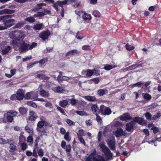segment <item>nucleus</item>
I'll use <instances>...</instances> for the list:
<instances>
[{"instance_id":"nucleus-1","label":"nucleus","mask_w":161,"mask_h":161,"mask_svg":"<svg viewBox=\"0 0 161 161\" xmlns=\"http://www.w3.org/2000/svg\"><path fill=\"white\" fill-rule=\"evenodd\" d=\"M12 34L14 35L12 38L14 39L11 42V45L13 46L15 50L17 49V46L23 42V40L25 37L24 32L21 31H14L12 32Z\"/></svg>"},{"instance_id":"nucleus-2","label":"nucleus","mask_w":161,"mask_h":161,"mask_svg":"<svg viewBox=\"0 0 161 161\" xmlns=\"http://www.w3.org/2000/svg\"><path fill=\"white\" fill-rule=\"evenodd\" d=\"M18 113L13 110H10L4 114V117L2 119V122L6 123L7 122L11 123L14 120V117L16 116Z\"/></svg>"},{"instance_id":"nucleus-3","label":"nucleus","mask_w":161,"mask_h":161,"mask_svg":"<svg viewBox=\"0 0 161 161\" xmlns=\"http://www.w3.org/2000/svg\"><path fill=\"white\" fill-rule=\"evenodd\" d=\"M12 16V15H4L3 22L7 29L13 25L15 22L14 19H10Z\"/></svg>"},{"instance_id":"nucleus-4","label":"nucleus","mask_w":161,"mask_h":161,"mask_svg":"<svg viewBox=\"0 0 161 161\" xmlns=\"http://www.w3.org/2000/svg\"><path fill=\"white\" fill-rule=\"evenodd\" d=\"M99 145L102 151L104 153L107 158L109 159H113V153L103 143H100Z\"/></svg>"},{"instance_id":"nucleus-5","label":"nucleus","mask_w":161,"mask_h":161,"mask_svg":"<svg viewBox=\"0 0 161 161\" xmlns=\"http://www.w3.org/2000/svg\"><path fill=\"white\" fill-rule=\"evenodd\" d=\"M100 111L101 114L103 115H109L112 113V111L109 108L103 105H101Z\"/></svg>"},{"instance_id":"nucleus-6","label":"nucleus","mask_w":161,"mask_h":161,"mask_svg":"<svg viewBox=\"0 0 161 161\" xmlns=\"http://www.w3.org/2000/svg\"><path fill=\"white\" fill-rule=\"evenodd\" d=\"M16 47L17 49H19L21 52H26L29 50H30L29 44H27L24 42L19 44V45L17 46Z\"/></svg>"},{"instance_id":"nucleus-7","label":"nucleus","mask_w":161,"mask_h":161,"mask_svg":"<svg viewBox=\"0 0 161 161\" xmlns=\"http://www.w3.org/2000/svg\"><path fill=\"white\" fill-rule=\"evenodd\" d=\"M44 125V121H39L37 124L36 130L37 131L39 132H42V135H47V133L44 130H41V128H42Z\"/></svg>"},{"instance_id":"nucleus-8","label":"nucleus","mask_w":161,"mask_h":161,"mask_svg":"<svg viewBox=\"0 0 161 161\" xmlns=\"http://www.w3.org/2000/svg\"><path fill=\"white\" fill-rule=\"evenodd\" d=\"M106 142L109 147L112 150L114 151L115 150V142L114 138L113 139L107 140Z\"/></svg>"},{"instance_id":"nucleus-9","label":"nucleus","mask_w":161,"mask_h":161,"mask_svg":"<svg viewBox=\"0 0 161 161\" xmlns=\"http://www.w3.org/2000/svg\"><path fill=\"white\" fill-rule=\"evenodd\" d=\"M51 33L49 30H47L42 32L39 35L40 38H42L43 40H45L47 39L49 36H50Z\"/></svg>"},{"instance_id":"nucleus-10","label":"nucleus","mask_w":161,"mask_h":161,"mask_svg":"<svg viewBox=\"0 0 161 161\" xmlns=\"http://www.w3.org/2000/svg\"><path fill=\"white\" fill-rule=\"evenodd\" d=\"M117 137H119L123 135H125L126 133L125 131H124L121 128L117 129V130L113 132Z\"/></svg>"},{"instance_id":"nucleus-11","label":"nucleus","mask_w":161,"mask_h":161,"mask_svg":"<svg viewBox=\"0 0 161 161\" xmlns=\"http://www.w3.org/2000/svg\"><path fill=\"white\" fill-rule=\"evenodd\" d=\"M50 14V11L47 9H45L42 12H39L37 13L34 15V17H37L39 16H42L47 14Z\"/></svg>"},{"instance_id":"nucleus-12","label":"nucleus","mask_w":161,"mask_h":161,"mask_svg":"<svg viewBox=\"0 0 161 161\" xmlns=\"http://www.w3.org/2000/svg\"><path fill=\"white\" fill-rule=\"evenodd\" d=\"M40 90L39 91V94L42 96L44 97H47L49 96V94L48 92H46L42 88V85L41 84L39 86Z\"/></svg>"},{"instance_id":"nucleus-13","label":"nucleus","mask_w":161,"mask_h":161,"mask_svg":"<svg viewBox=\"0 0 161 161\" xmlns=\"http://www.w3.org/2000/svg\"><path fill=\"white\" fill-rule=\"evenodd\" d=\"M76 0H64L59 1L58 4L61 6L63 5L69 4L73 2H75Z\"/></svg>"},{"instance_id":"nucleus-14","label":"nucleus","mask_w":161,"mask_h":161,"mask_svg":"<svg viewBox=\"0 0 161 161\" xmlns=\"http://www.w3.org/2000/svg\"><path fill=\"white\" fill-rule=\"evenodd\" d=\"M30 117L29 120L34 121L37 118V116L36 114L34 111L31 110L30 111Z\"/></svg>"},{"instance_id":"nucleus-15","label":"nucleus","mask_w":161,"mask_h":161,"mask_svg":"<svg viewBox=\"0 0 161 161\" xmlns=\"http://www.w3.org/2000/svg\"><path fill=\"white\" fill-rule=\"evenodd\" d=\"M23 90L19 89L17 92L16 94L17 99L21 100L24 98V94L22 92Z\"/></svg>"},{"instance_id":"nucleus-16","label":"nucleus","mask_w":161,"mask_h":161,"mask_svg":"<svg viewBox=\"0 0 161 161\" xmlns=\"http://www.w3.org/2000/svg\"><path fill=\"white\" fill-rule=\"evenodd\" d=\"M14 12V10L5 9L0 11V15L7 14H12Z\"/></svg>"},{"instance_id":"nucleus-17","label":"nucleus","mask_w":161,"mask_h":161,"mask_svg":"<svg viewBox=\"0 0 161 161\" xmlns=\"http://www.w3.org/2000/svg\"><path fill=\"white\" fill-rule=\"evenodd\" d=\"M82 19L84 20H89L91 18L90 14L86 13L85 12H82Z\"/></svg>"},{"instance_id":"nucleus-18","label":"nucleus","mask_w":161,"mask_h":161,"mask_svg":"<svg viewBox=\"0 0 161 161\" xmlns=\"http://www.w3.org/2000/svg\"><path fill=\"white\" fill-rule=\"evenodd\" d=\"M120 119L122 120H129L132 119V118L130 116L128 113H125L120 117Z\"/></svg>"},{"instance_id":"nucleus-19","label":"nucleus","mask_w":161,"mask_h":161,"mask_svg":"<svg viewBox=\"0 0 161 161\" xmlns=\"http://www.w3.org/2000/svg\"><path fill=\"white\" fill-rule=\"evenodd\" d=\"M82 74L86 75L87 76H91L93 75L92 71L91 69H88L85 70H83L82 72Z\"/></svg>"},{"instance_id":"nucleus-20","label":"nucleus","mask_w":161,"mask_h":161,"mask_svg":"<svg viewBox=\"0 0 161 161\" xmlns=\"http://www.w3.org/2000/svg\"><path fill=\"white\" fill-rule=\"evenodd\" d=\"M11 47L9 46L6 45V46L2 50V53L3 55L7 54L9 52L11 49Z\"/></svg>"},{"instance_id":"nucleus-21","label":"nucleus","mask_w":161,"mask_h":161,"mask_svg":"<svg viewBox=\"0 0 161 161\" xmlns=\"http://www.w3.org/2000/svg\"><path fill=\"white\" fill-rule=\"evenodd\" d=\"M133 122L132 121L131 122L128 123L126 125V129L127 130L130 131L132 129L134 126Z\"/></svg>"},{"instance_id":"nucleus-22","label":"nucleus","mask_w":161,"mask_h":161,"mask_svg":"<svg viewBox=\"0 0 161 161\" xmlns=\"http://www.w3.org/2000/svg\"><path fill=\"white\" fill-rule=\"evenodd\" d=\"M52 89L55 92L59 93H61L64 91L62 87H61L59 86L54 87Z\"/></svg>"},{"instance_id":"nucleus-23","label":"nucleus","mask_w":161,"mask_h":161,"mask_svg":"<svg viewBox=\"0 0 161 161\" xmlns=\"http://www.w3.org/2000/svg\"><path fill=\"white\" fill-rule=\"evenodd\" d=\"M93 161H105L104 158L101 155H98L97 157H94L93 158Z\"/></svg>"},{"instance_id":"nucleus-24","label":"nucleus","mask_w":161,"mask_h":161,"mask_svg":"<svg viewBox=\"0 0 161 161\" xmlns=\"http://www.w3.org/2000/svg\"><path fill=\"white\" fill-rule=\"evenodd\" d=\"M46 62V60L44 59H41L39 61H37L35 62L30 63L29 64V65L30 67H32L35 64H37L38 63H39L41 64H44L45 62Z\"/></svg>"},{"instance_id":"nucleus-25","label":"nucleus","mask_w":161,"mask_h":161,"mask_svg":"<svg viewBox=\"0 0 161 161\" xmlns=\"http://www.w3.org/2000/svg\"><path fill=\"white\" fill-rule=\"evenodd\" d=\"M46 5V4L43 3H40L37 4L35 7V8L33 9V10L36 12V11L42 9V6Z\"/></svg>"},{"instance_id":"nucleus-26","label":"nucleus","mask_w":161,"mask_h":161,"mask_svg":"<svg viewBox=\"0 0 161 161\" xmlns=\"http://www.w3.org/2000/svg\"><path fill=\"white\" fill-rule=\"evenodd\" d=\"M43 26V24L41 23L34 25L33 26V28L34 30H40Z\"/></svg>"},{"instance_id":"nucleus-27","label":"nucleus","mask_w":161,"mask_h":161,"mask_svg":"<svg viewBox=\"0 0 161 161\" xmlns=\"http://www.w3.org/2000/svg\"><path fill=\"white\" fill-rule=\"evenodd\" d=\"M78 52L77 50L75 49L71 50L67 52L65 54L66 56L73 55L75 53H78Z\"/></svg>"},{"instance_id":"nucleus-28","label":"nucleus","mask_w":161,"mask_h":161,"mask_svg":"<svg viewBox=\"0 0 161 161\" xmlns=\"http://www.w3.org/2000/svg\"><path fill=\"white\" fill-rule=\"evenodd\" d=\"M132 121L133 123L136 122L139 124H141L143 122L142 118L138 117H136L134 118Z\"/></svg>"},{"instance_id":"nucleus-29","label":"nucleus","mask_w":161,"mask_h":161,"mask_svg":"<svg viewBox=\"0 0 161 161\" xmlns=\"http://www.w3.org/2000/svg\"><path fill=\"white\" fill-rule=\"evenodd\" d=\"M86 100L89 101H94L95 99V97L94 96H86L83 97Z\"/></svg>"},{"instance_id":"nucleus-30","label":"nucleus","mask_w":161,"mask_h":161,"mask_svg":"<svg viewBox=\"0 0 161 161\" xmlns=\"http://www.w3.org/2000/svg\"><path fill=\"white\" fill-rule=\"evenodd\" d=\"M116 67V66L115 65H114L113 66L109 64H106L105 65V66L103 68V69L105 70L108 71Z\"/></svg>"},{"instance_id":"nucleus-31","label":"nucleus","mask_w":161,"mask_h":161,"mask_svg":"<svg viewBox=\"0 0 161 161\" xmlns=\"http://www.w3.org/2000/svg\"><path fill=\"white\" fill-rule=\"evenodd\" d=\"M59 105L63 107H65L68 104V102L67 100H64L60 101L59 102Z\"/></svg>"},{"instance_id":"nucleus-32","label":"nucleus","mask_w":161,"mask_h":161,"mask_svg":"<svg viewBox=\"0 0 161 161\" xmlns=\"http://www.w3.org/2000/svg\"><path fill=\"white\" fill-rule=\"evenodd\" d=\"M19 111L22 114H25L27 111V109L24 107H21L19 108Z\"/></svg>"},{"instance_id":"nucleus-33","label":"nucleus","mask_w":161,"mask_h":161,"mask_svg":"<svg viewBox=\"0 0 161 161\" xmlns=\"http://www.w3.org/2000/svg\"><path fill=\"white\" fill-rule=\"evenodd\" d=\"M25 20L27 21L30 23H32L35 21V19L34 18L33 16H30L28 17L25 19Z\"/></svg>"},{"instance_id":"nucleus-34","label":"nucleus","mask_w":161,"mask_h":161,"mask_svg":"<svg viewBox=\"0 0 161 161\" xmlns=\"http://www.w3.org/2000/svg\"><path fill=\"white\" fill-rule=\"evenodd\" d=\"M33 93V92H28L25 96V98L27 100L30 99L32 96Z\"/></svg>"},{"instance_id":"nucleus-35","label":"nucleus","mask_w":161,"mask_h":161,"mask_svg":"<svg viewBox=\"0 0 161 161\" xmlns=\"http://www.w3.org/2000/svg\"><path fill=\"white\" fill-rule=\"evenodd\" d=\"M25 129L26 131L28 133H33V129L30 126L28 125L26 126L25 127Z\"/></svg>"},{"instance_id":"nucleus-36","label":"nucleus","mask_w":161,"mask_h":161,"mask_svg":"<svg viewBox=\"0 0 161 161\" xmlns=\"http://www.w3.org/2000/svg\"><path fill=\"white\" fill-rule=\"evenodd\" d=\"M142 95L144 99L148 100H150L152 98L151 96L148 93H142Z\"/></svg>"},{"instance_id":"nucleus-37","label":"nucleus","mask_w":161,"mask_h":161,"mask_svg":"<svg viewBox=\"0 0 161 161\" xmlns=\"http://www.w3.org/2000/svg\"><path fill=\"white\" fill-rule=\"evenodd\" d=\"M68 101L73 106H75L77 102L76 100L74 98L68 99Z\"/></svg>"},{"instance_id":"nucleus-38","label":"nucleus","mask_w":161,"mask_h":161,"mask_svg":"<svg viewBox=\"0 0 161 161\" xmlns=\"http://www.w3.org/2000/svg\"><path fill=\"white\" fill-rule=\"evenodd\" d=\"M91 109L92 112H96L98 109L97 105L95 104L92 105L91 106Z\"/></svg>"},{"instance_id":"nucleus-39","label":"nucleus","mask_w":161,"mask_h":161,"mask_svg":"<svg viewBox=\"0 0 161 161\" xmlns=\"http://www.w3.org/2000/svg\"><path fill=\"white\" fill-rule=\"evenodd\" d=\"M24 24V23L23 22H19L17 23L15 26L14 28H19L21 27Z\"/></svg>"},{"instance_id":"nucleus-40","label":"nucleus","mask_w":161,"mask_h":161,"mask_svg":"<svg viewBox=\"0 0 161 161\" xmlns=\"http://www.w3.org/2000/svg\"><path fill=\"white\" fill-rule=\"evenodd\" d=\"M97 92L100 96H102L105 94V91L104 89H100Z\"/></svg>"},{"instance_id":"nucleus-41","label":"nucleus","mask_w":161,"mask_h":161,"mask_svg":"<svg viewBox=\"0 0 161 161\" xmlns=\"http://www.w3.org/2000/svg\"><path fill=\"white\" fill-rule=\"evenodd\" d=\"M145 117H146L147 119L148 120H151V117H152V115L149 112H147L145 114Z\"/></svg>"},{"instance_id":"nucleus-42","label":"nucleus","mask_w":161,"mask_h":161,"mask_svg":"<svg viewBox=\"0 0 161 161\" xmlns=\"http://www.w3.org/2000/svg\"><path fill=\"white\" fill-rule=\"evenodd\" d=\"M25 140V136L22 134H20L19 137V143L23 142Z\"/></svg>"},{"instance_id":"nucleus-43","label":"nucleus","mask_w":161,"mask_h":161,"mask_svg":"<svg viewBox=\"0 0 161 161\" xmlns=\"http://www.w3.org/2000/svg\"><path fill=\"white\" fill-rule=\"evenodd\" d=\"M75 113L78 114L80 116L87 115L86 113L84 111H76Z\"/></svg>"},{"instance_id":"nucleus-44","label":"nucleus","mask_w":161,"mask_h":161,"mask_svg":"<svg viewBox=\"0 0 161 161\" xmlns=\"http://www.w3.org/2000/svg\"><path fill=\"white\" fill-rule=\"evenodd\" d=\"M6 42H3L0 43V49L2 50L6 46Z\"/></svg>"},{"instance_id":"nucleus-45","label":"nucleus","mask_w":161,"mask_h":161,"mask_svg":"<svg viewBox=\"0 0 161 161\" xmlns=\"http://www.w3.org/2000/svg\"><path fill=\"white\" fill-rule=\"evenodd\" d=\"M78 138L81 143L83 144L85 146L86 145V143L85 141L82 136H78Z\"/></svg>"},{"instance_id":"nucleus-46","label":"nucleus","mask_w":161,"mask_h":161,"mask_svg":"<svg viewBox=\"0 0 161 161\" xmlns=\"http://www.w3.org/2000/svg\"><path fill=\"white\" fill-rule=\"evenodd\" d=\"M38 155L40 157L43 156L44 155L43 150L42 148L40 149L37 152Z\"/></svg>"},{"instance_id":"nucleus-47","label":"nucleus","mask_w":161,"mask_h":161,"mask_svg":"<svg viewBox=\"0 0 161 161\" xmlns=\"http://www.w3.org/2000/svg\"><path fill=\"white\" fill-rule=\"evenodd\" d=\"M71 145L69 144L66 146L65 149L66 152H70L71 150Z\"/></svg>"},{"instance_id":"nucleus-48","label":"nucleus","mask_w":161,"mask_h":161,"mask_svg":"<svg viewBox=\"0 0 161 161\" xmlns=\"http://www.w3.org/2000/svg\"><path fill=\"white\" fill-rule=\"evenodd\" d=\"M78 136H85L83 130L82 129L78 131V132L77 133Z\"/></svg>"},{"instance_id":"nucleus-49","label":"nucleus","mask_w":161,"mask_h":161,"mask_svg":"<svg viewBox=\"0 0 161 161\" xmlns=\"http://www.w3.org/2000/svg\"><path fill=\"white\" fill-rule=\"evenodd\" d=\"M126 49L129 51H130L133 50L134 49V47L131 46L129 45L128 44H127L126 46Z\"/></svg>"},{"instance_id":"nucleus-50","label":"nucleus","mask_w":161,"mask_h":161,"mask_svg":"<svg viewBox=\"0 0 161 161\" xmlns=\"http://www.w3.org/2000/svg\"><path fill=\"white\" fill-rule=\"evenodd\" d=\"M93 14L96 17H99L101 15L99 12L97 10L94 11L93 12Z\"/></svg>"},{"instance_id":"nucleus-51","label":"nucleus","mask_w":161,"mask_h":161,"mask_svg":"<svg viewBox=\"0 0 161 161\" xmlns=\"http://www.w3.org/2000/svg\"><path fill=\"white\" fill-rule=\"evenodd\" d=\"M66 122L69 126H71L74 124V122L69 119H66Z\"/></svg>"},{"instance_id":"nucleus-52","label":"nucleus","mask_w":161,"mask_h":161,"mask_svg":"<svg viewBox=\"0 0 161 161\" xmlns=\"http://www.w3.org/2000/svg\"><path fill=\"white\" fill-rule=\"evenodd\" d=\"M161 116V115L160 113L157 114H156L154 115L152 117V119L153 120H156L158 118H159Z\"/></svg>"},{"instance_id":"nucleus-53","label":"nucleus","mask_w":161,"mask_h":161,"mask_svg":"<svg viewBox=\"0 0 161 161\" xmlns=\"http://www.w3.org/2000/svg\"><path fill=\"white\" fill-rule=\"evenodd\" d=\"M96 149H93L92 150L91 154L89 156H90L91 157L94 156L96 155Z\"/></svg>"},{"instance_id":"nucleus-54","label":"nucleus","mask_w":161,"mask_h":161,"mask_svg":"<svg viewBox=\"0 0 161 161\" xmlns=\"http://www.w3.org/2000/svg\"><path fill=\"white\" fill-rule=\"evenodd\" d=\"M143 84V83L142 82L140 81L136 84H134L133 86V87L138 86V87H139L141 86Z\"/></svg>"},{"instance_id":"nucleus-55","label":"nucleus","mask_w":161,"mask_h":161,"mask_svg":"<svg viewBox=\"0 0 161 161\" xmlns=\"http://www.w3.org/2000/svg\"><path fill=\"white\" fill-rule=\"evenodd\" d=\"M61 146L63 149H65L66 146V142L64 141H62L61 143Z\"/></svg>"},{"instance_id":"nucleus-56","label":"nucleus","mask_w":161,"mask_h":161,"mask_svg":"<svg viewBox=\"0 0 161 161\" xmlns=\"http://www.w3.org/2000/svg\"><path fill=\"white\" fill-rule=\"evenodd\" d=\"M64 76L62 75H58L57 78V81L59 82L60 81L63 80Z\"/></svg>"},{"instance_id":"nucleus-57","label":"nucleus","mask_w":161,"mask_h":161,"mask_svg":"<svg viewBox=\"0 0 161 161\" xmlns=\"http://www.w3.org/2000/svg\"><path fill=\"white\" fill-rule=\"evenodd\" d=\"M27 142H28L31 143L33 141V137L31 136H29L27 137Z\"/></svg>"},{"instance_id":"nucleus-58","label":"nucleus","mask_w":161,"mask_h":161,"mask_svg":"<svg viewBox=\"0 0 161 161\" xmlns=\"http://www.w3.org/2000/svg\"><path fill=\"white\" fill-rule=\"evenodd\" d=\"M151 130H153V132L154 133H157L159 131L158 128L156 127H152L151 128Z\"/></svg>"},{"instance_id":"nucleus-59","label":"nucleus","mask_w":161,"mask_h":161,"mask_svg":"<svg viewBox=\"0 0 161 161\" xmlns=\"http://www.w3.org/2000/svg\"><path fill=\"white\" fill-rule=\"evenodd\" d=\"M27 145L25 143H23L21 144V147L22 149L25 150L27 147Z\"/></svg>"},{"instance_id":"nucleus-60","label":"nucleus","mask_w":161,"mask_h":161,"mask_svg":"<svg viewBox=\"0 0 161 161\" xmlns=\"http://www.w3.org/2000/svg\"><path fill=\"white\" fill-rule=\"evenodd\" d=\"M86 125L87 126H90L92 125V121L90 119H88L86 121Z\"/></svg>"},{"instance_id":"nucleus-61","label":"nucleus","mask_w":161,"mask_h":161,"mask_svg":"<svg viewBox=\"0 0 161 161\" xmlns=\"http://www.w3.org/2000/svg\"><path fill=\"white\" fill-rule=\"evenodd\" d=\"M10 98L12 100H16L17 99L16 94L12 95Z\"/></svg>"},{"instance_id":"nucleus-62","label":"nucleus","mask_w":161,"mask_h":161,"mask_svg":"<svg viewBox=\"0 0 161 161\" xmlns=\"http://www.w3.org/2000/svg\"><path fill=\"white\" fill-rule=\"evenodd\" d=\"M69 133L68 132L65 133L64 136V138L66 140H69Z\"/></svg>"},{"instance_id":"nucleus-63","label":"nucleus","mask_w":161,"mask_h":161,"mask_svg":"<svg viewBox=\"0 0 161 161\" xmlns=\"http://www.w3.org/2000/svg\"><path fill=\"white\" fill-rule=\"evenodd\" d=\"M37 45V43L35 42H33L32 43L31 45H29V48L30 50L32 49L34 47H36Z\"/></svg>"},{"instance_id":"nucleus-64","label":"nucleus","mask_w":161,"mask_h":161,"mask_svg":"<svg viewBox=\"0 0 161 161\" xmlns=\"http://www.w3.org/2000/svg\"><path fill=\"white\" fill-rule=\"evenodd\" d=\"M96 120L98 122H100L102 121V119L97 114H96Z\"/></svg>"}]
</instances>
